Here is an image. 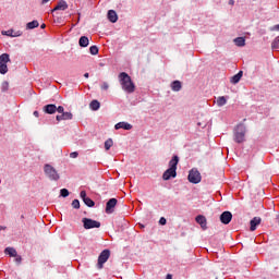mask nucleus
Listing matches in <instances>:
<instances>
[{
  "label": "nucleus",
  "mask_w": 279,
  "mask_h": 279,
  "mask_svg": "<svg viewBox=\"0 0 279 279\" xmlns=\"http://www.w3.org/2000/svg\"><path fill=\"white\" fill-rule=\"evenodd\" d=\"M108 258H110V251L109 250L102 251L98 257V269L104 268L105 263H108Z\"/></svg>",
  "instance_id": "obj_8"
},
{
  "label": "nucleus",
  "mask_w": 279,
  "mask_h": 279,
  "mask_svg": "<svg viewBox=\"0 0 279 279\" xmlns=\"http://www.w3.org/2000/svg\"><path fill=\"white\" fill-rule=\"evenodd\" d=\"M34 117H36V118H38V117H40V113H38V111H34Z\"/></svg>",
  "instance_id": "obj_39"
},
{
  "label": "nucleus",
  "mask_w": 279,
  "mask_h": 279,
  "mask_svg": "<svg viewBox=\"0 0 279 279\" xmlns=\"http://www.w3.org/2000/svg\"><path fill=\"white\" fill-rule=\"evenodd\" d=\"M88 43L89 40H88V37L86 36H82L78 40L80 47H88Z\"/></svg>",
  "instance_id": "obj_21"
},
{
  "label": "nucleus",
  "mask_w": 279,
  "mask_h": 279,
  "mask_svg": "<svg viewBox=\"0 0 279 279\" xmlns=\"http://www.w3.org/2000/svg\"><path fill=\"white\" fill-rule=\"evenodd\" d=\"M275 29H278V31H279V24L275 26Z\"/></svg>",
  "instance_id": "obj_44"
},
{
  "label": "nucleus",
  "mask_w": 279,
  "mask_h": 279,
  "mask_svg": "<svg viewBox=\"0 0 279 279\" xmlns=\"http://www.w3.org/2000/svg\"><path fill=\"white\" fill-rule=\"evenodd\" d=\"M116 130H132V124L128 122H119L114 125Z\"/></svg>",
  "instance_id": "obj_14"
},
{
  "label": "nucleus",
  "mask_w": 279,
  "mask_h": 279,
  "mask_svg": "<svg viewBox=\"0 0 279 279\" xmlns=\"http://www.w3.org/2000/svg\"><path fill=\"white\" fill-rule=\"evenodd\" d=\"M187 180L192 184H199V182H202V173H199V170L194 168V169L190 170Z\"/></svg>",
  "instance_id": "obj_4"
},
{
  "label": "nucleus",
  "mask_w": 279,
  "mask_h": 279,
  "mask_svg": "<svg viewBox=\"0 0 279 279\" xmlns=\"http://www.w3.org/2000/svg\"><path fill=\"white\" fill-rule=\"evenodd\" d=\"M69 8V4H66V1L61 0L58 2L57 7L52 10V12H56L57 10H66Z\"/></svg>",
  "instance_id": "obj_16"
},
{
  "label": "nucleus",
  "mask_w": 279,
  "mask_h": 279,
  "mask_svg": "<svg viewBox=\"0 0 279 279\" xmlns=\"http://www.w3.org/2000/svg\"><path fill=\"white\" fill-rule=\"evenodd\" d=\"M84 204H86V206L89 208H93V206H95V201L90 199V197H87L84 199Z\"/></svg>",
  "instance_id": "obj_28"
},
{
  "label": "nucleus",
  "mask_w": 279,
  "mask_h": 279,
  "mask_svg": "<svg viewBox=\"0 0 279 279\" xmlns=\"http://www.w3.org/2000/svg\"><path fill=\"white\" fill-rule=\"evenodd\" d=\"M3 90H8V83H4Z\"/></svg>",
  "instance_id": "obj_40"
},
{
  "label": "nucleus",
  "mask_w": 279,
  "mask_h": 279,
  "mask_svg": "<svg viewBox=\"0 0 279 279\" xmlns=\"http://www.w3.org/2000/svg\"><path fill=\"white\" fill-rule=\"evenodd\" d=\"M72 206L74 207V208H80V201L78 199H74L73 202H72Z\"/></svg>",
  "instance_id": "obj_32"
},
{
  "label": "nucleus",
  "mask_w": 279,
  "mask_h": 279,
  "mask_svg": "<svg viewBox=\"0 0 279 279\" xmlns=\"http://www.w3.org/2000/svg\"><path fill=\"white\" fill-rule=\"evenodd\" d=\"M226 104H228V100L223 96L218 97L217 106L221 107V106H226Z\"/></svg>",
  "instance_id": "obj_25"
},
{
  "label": "nucleus",
  "mask_w": 279,
  "mask_h": 279,
  "mask_svg": "<svg viewBox=\"0 0 279 279\" xmlns=\"http://www.w3.org/2000/svg\"><path fill=\"white\" fill-rule=\"evenodd\" d=\"M171 88L172 90H174L175 93H178L179 90L182 89V83L180 81H174L171 84Z\"/></svg>",
  "instance_id": "obj_20"
},
{
  "label": "nucleus",
  "mask_w": 279,
  "mask_h": 279,
  "mask_svg": "<svg viewBox=\"0 0 279 279\" xmlns=\"http://www.w3.org/2000/svg\"><path fill=\"white\" fill-rule=\"evenodd\" d=\"M58 110V107L56 105H46L44 107V112H46V114H56Z\"/></svg>",
  "instance_id": "obj_12"
},
{
  "label": "nucleus",
  "mask_w": 279,
  "mask_h": 279,
  "mask_svg": "<svg viewBox=\"0 0 279 279\" xmlns=\"http://www.w3.org/2000/svg\"><path fill=\"white\" fill-rule=\"evenodd\" d=\"M60 195H61V197H69V190L62 189V190L60 191Z\"/></svg>",
  "instance_id": "obj_31"
},
{
  "label": "nucleus",
  "mask_w": 279,
  "mask_h": 279,
  "mask_svg": "<svg viewBox=\"0 0 279 279\" xmlns=\"http://www.w3.org/2000/svg\"><path fill=\"white\" fill-rule=\"evenodd\" d=\"M117 202H118L117 198H111L107 202V205H106L107 215H112V213H114Z\"/></svg>",
  "instance_id": "obj_9"
},
{
  "label": "nucleus",
  "mask_w": 279,
  "mask_h": 279,
  "mask_svg": "<svg viewBox=\"0 0 279 279\" xmlns=\"http://www.w3.org/2000/svg\"><path fill=\"white\" fill-rule=\"evenodd\" d=\"M38 25H39L38 21H33V22L27 23L26 27H27V29H36V27H38Z\"/></svg>",
  "instance_id": "obj_24"
},
{
  "label": "nucleus",
  "mask_w": 279,
  "mask_h": 279,
  "mask_svg": "<svg viewBox=\"0 0 279 279\" xmlns=\"http://www.w3.org/2000/svg\"><path fill=\"white\" fill-rule=\"evenodd\" d=\"M13 258H15V262H17V263H21V260H23V259L21 258V256H19V255L14 256Z\"/></svg>",
  "instance_id": "obj_37"
},
{
  "label": "nucleus",
  "mask_w": 279,
  "mask_h": 279,
  "mask_svg": "<svg viewBox=\"0 0 279 279\" xmlns=\"http://www.w3.org/2000/svg\"><path fill=\"white\" fill-rule=\"evenodd\" d=\"M271 47H272V49H275V50H278V49H279V36H277V37L274 39V41H272V44H271Z\"/></svg>",
  "instance_id": "obj_29"
},
{
  "label": "nucleus",
  "mask_w": 279,
  "mask_h": 279,
  "mask_svg": "<svg viewBox=\"0 0 279 279\" xmlns=\"http://www.w3.org/2000/svg\"><path fill=\"white\" fill-rule=\"evenodd\" d=\"M45 27H47V25H45V24H41V29H45Z\"/></svg>",
  "instance_id": "obj_43"
},
{
  "label": "nucleus",
  "mask_w": 279,
  "mask_h": 279,
  "mask_svg": "<svg viewBox=\"0 0 279 279\" xmlns=\"http://www.w3.org/2000/svg\"><path fill=\"white\" fill-rule=\"evenodd\" d=\"M89 53H92V56H97V53H99V48H97V46H92L89 48Z\"/></svg>",
  "instance_id": "obj_30"
},
{
  "label": "nucleus",
  "mask_w": 279,
  "mask_h": 279,
  "mask_svg": "<svg viewBox=\"0 0 279 279\" xmlns=\"http://www.w3.org/2000/svg\"><path fill=\"white\" fill-rule=\"evenodd\" d=\"M102 88H104V90H108V83H104Z\"/></svg>",
  "instance_id": "obj_38"
},
{
  "label": "nucleus",
  "mask_w": 279,
  "mask_h": 279,
  "mask_svg": "<svg viewBox=\"0 0 279 279\" xmlns=\"http://www.w3.org/2000/svg\"><path fill=\"white\" fill-rule=\"evenodd\" d=\"M71 119H73V113L64 111L62 114L56 117L57 121H71Z\"/></svg>",
  "instance_id": "obj_11"
},
{
  "label": "nucleus",
  "mask_w": 279,
  "mask_h": 279,
  "mask_svg": "<svg viewBox=\"0 0 279 279\" xmlns=\"http://www.w3.org/2000/svg\"><path fill=\"white\" fill-rule=\"evenodd\" d=\"M0 230H5V227L0 226Z\"/></svg>",
  "instance_id": "obj_45"
},
{
  "label": "nucleus",
  "mask_w": 279,
  "mask_h": 279,
  "mask_svg": "<svg viewBox=\"0 0 279 279\" xmlns=\"http://www.w3.org/2000/svg\"><path fill=\"white\" fill-rule=\"evenodd\" d=\"M159 223H160V226H167V219L165 217H161L159 219Z\"/></svg>",
  "instance_id": "obj_33"
},
{
  "label": "nucleus",
  "mask_w": 279,
  "mask_h": 279,
  "mask_svg": "<svg viewBox=\"0 0 279 279\" xmlns=\"http://www.w3.org/2000/svg\"><path fill=\"white\" fill-rule=\"evenodd\" d=\"M119 81L124 93L132 94L136 90V86L134 85V82H132V77L128 73L121 72L119 74Z\"/></svg>",
  "instance_id": "obj_1"
},
{
  "label": "nucleus",
  "mask_w": 279,
  "mask_h": 279,
  "mask_svg": "<svg viewBox=\"0 0 279 279\" xmlns=\"http://www.w3.org/2000/svg\"><path fill=\"white\" fill-rule=\"evenodd\" d=\"M178 162H180V157L174 155L169 161V169H167L162 174V180H171V178H177L178 175Z\"/></svg>",
  "instance_id": "obj_2"
},
{
  "label": "nucleus",
  "mask_w": 279,
  "mask_h": 279,
  "mask_svg": "<svg viewBox=\"0 0 279 279\" xmlns=\"http://www.w3.org/2000/svg\"><path fill=\"white\" fill-rule=\"evenodd\" d=\"M57 112H59V114H62L64 112V107L62 106L57 107Z\"/></svg>",
  "instance_id": "obj_34"
},
{
  "label": "nucleus",
  "mask_w": 279,
  "mask_h": 279,
  "mask_svg": "<svg viewBox=\"0 0 279 279\" xmlns=\"http://www.w3.org/2000/svg\"><path fill=\"white\" fill-rule=\"evenodd\" d=\"M112 145H114V142L112 141V138H109L105 142V149L108 151L110 150V148L112 147Z\"/></svg>",
  "instance_id": "obj_27"
},
{
  "label": "nucleus",
  "mask_w": 279,
  "mask_h": 279,
  "mask_svg": "<svg viewBox=\"0 0 279 279\" xmlns=\"http://www.w3.org/2000/svg\"><path fill=\"white\" fill-rule=\"evenodd\" d=\"M242 77H243V71H240L238 74L232 76L231 84H239Z\"/></svg>",
  "instance_id": "obj_17"
},
{
  "label": "nucleus",
  "mask_w": 279,
  "mask_h": 279,
  "mask_svg": "<svg viewBox=\"0 0 279 279\" xmlns=\"http://www.w3.org/2000/svg\"><path fill=\"white\" fill-rule=\"evenodd\" d=\"M8 62H10V54L2 53L0 56V73H1V75H5V73H8Z\"/></svg>",
  "instance_id": "obj_6"
},
{
  "label": "nucleus",
  "mask_w": 279,
  "mask_h": 279,
  "mask_svg": "<svg viewBox=\"0 0 279 279\" xmlns=\"http://www.w3.org/2000/svg\"><path fill=\"white\" fill-rule=\"evenodd\" d=\"M80 154L77 151H73L70 154V158H77Z\"/></svg>",
  "instance_id": "obj_35"
},
{
  "label": "nucleus",
  "mask_w": 279,
  "mask_h": 279,
  "mask_svg": "<svg viewBox=\"0 0 279 279\" xmlns=\"http://www.w3.org/2000/svg\"><path fill=\"white\" fill-rule=\"evenodd\" d=\"M235 143H244L245 142V125H238L234 134Z\"/></svg>",
  "instance_id": "obj_5"
},
{
  "label": "nucleus",
  "mask_w": 279,
  "mask_h": 279,
  "mask_svg": "<svg viewBox=\"0 0 279 279\" xmlns=\"http://www.w3.org/2000/svg\"><path fill=\"white\" fill-rule=\"evenodd\" d=\"M100 106H101V105H100L97 100H93V101L90 102V105H89V108H90L92 110H99Z\"/></svg>",
  "instance_id": "obj_26"
},
{
  "label": "nucleus",
  "mask_w": 279,
  "mask_h": 279,
  "mask_svg": "<svg viewBox=\"0 0 279 279\" xmlns=\"http://www.w3.org/2000/svg\"><path fill=\"white\" fill-rule=\"evenodd\" d=\"M173 277L171 275H167L166 279H172Z\"/></svg>",
  "instance_id": "obj_41"
},
{
  "label": "nucleus",
  "mask_w": 279,
  "mask_h": 279,
  "mask_svg": "<svg viewBox=\"0 0 279 279\" xmlns=\"http://www.w3.org/2000/svg\"><path fill=\"white\" fill-rule=\"evenodd\" d=\"M2 34L3 36H11L12 38H16V36H21V32L14 33L13 29L3 31Z\"/></svg>",
  "instance_id": "obj_19"
},
{
  "label": "nucleus",
  "mask_w": 279,
  "mask_h": 279,
  "mask_svg": "<svg viewBox=\"0 0 279 279\" xmlns=\"http://www.w3.org/2000/svg\"><path fill=\"white\" fill-rule=\"evenodd\" d=\"M196 223H199L201 225V228L203 230H206V217L204 216H197L196 217Z\"/></svg>",
  "instance_id": "obj_18"
},
{
  "label": "nucleus",
  "mask_w": 279,
  "mask_h": 279,
  "mask_svg": "<svg viewBox=\"0 0 279 279\" xmlns=\"http://www.w3.org/2000/svg\"><path fill=\"white\" fill-rule=\"evenodd\" d=\"M81 197L83 198V202L88 198V196H86V191L81 192Z\"/></svg>",
  "instance_id": "obj_36"
},
{
  "label": "nucleus",
  "mask_w": 279,
  "mask_h": 279,
  "mask_svg": "<svg viewBox=\"0 0 279 279\" xmlns=\"http://www.w3.org/2000/svg\"><path fill=\"white\" fill-rule=\"evenodd\" d=\"M108 20L110 21V23H117V21H119V16L117 15V11L109 10L108 11Z\"/></svg>",
  "instance_id": "obj_13"
},
{
  "label": "nucleus",
  "mask_w": 279,
  "mask_h": 279,
  "mask_svg": "<svg viewBox=\"0 0 279 279\" xmlns=\"http://www.w3.org/2000/svg\"><path fill=\"white\" fill-rule=\"evenodd\" d=\"M84 77H88V73H85V74H84Z\"/></svg>",
  "instance_id": "obj_46"
},
{
  "label": "nucleus",
  "mask_w": 279,
  "mask_h": 279,
  "mask_svg": "<svg viewBox=\"0 0 279 279\" xmlns=\"http://www.w3.org/2000/svg\"><path fill=\"white\" fill-rule=\"evenodd\" d=\"M4 253L5 254H8L9 256H11V257H13L14 258V256H16V251L14 250V247H7L5 250H4Z\"/></svg>",
  "instance_id": "obj_23"
},
{
  "label": "nucleus",
  "mask_w": 279,
  "mask_h": 279,
  "mask_svg": "<svg viewBox=\"0 0 279 279\" xmlns=\"http://www.w3.org/2000/svg\"><path fill=\"white\" fill-rule=\"evenodd\" d=\"M260 218L259 217H254L251 220V232H254L256 230V227L260 226Z\"/></svg>",
  "instance_id": "obj_15"
},
{
  "label": "nucleus",
  "mask_w": 279,
  "mask_h": 279,
  "mask_svg": "<svg viewBox=\"0 0 279 279\" xmlns=\"http://www.w3.org/2000/svg\"><path fill=\"white\" fill-rule=\"evenodd\" d=\"M234 44L236 45V47H245V38L236 37L234 39Z\"/></svg>",
  "instance_id": "obj_22"
},
{
  "label": "nucleus",
  "mask_w": 279,
  "mask_h": 279,
  "mask_svg": "<svg viewBox=\"0 0 279 279\" xmlns=\"http://www.w3.org/2000/svg\"><path fill=\"white\" fill-rule=\"evenodd\" d=\"M83 226L85 230H90L93 228H101V222L93 220L90 218H83Z\"/></svg>",
  "instance_id": "obj_7"
},
{
  "label": "nucleus",
  "mask_w": 279,
  "mask_h": 279,
  "mask_svg": "<svg viewBox=\"0 0 279 279\" xmlns=\"http://www.w3.org/2000/svg\"><path fill=\"white\" fill-rule=\"evenodd\" d=\"M44 171H45L46 175H47L50 180H54V181L60 180V174H58V171L56 170V168H53V166H51V165H45Z\"/></svg>",
  "instance_id": "obj_3"
},
{
  "label": "nucleus",
  "mask_w": 279,
  "mask_h": 279,
  "mask_svg": "<svg viewBox=\"0 0 279 279\" xmlns=\"http://www.w3.org/2000/svg\"><path fill=\"white\" fill-rule=\"evenodd\" d=\"M220 221L221 223H223L225 226H228V223H230V221H232V213L230 211H223L220 215Z\"/></svg>",
  "instance_id": "obj_10"
},
{
  "label": "nucleus",
  "mask_w": 279,
  "mask_h": 279,
  "mask_svg": "<svg viewBox=\"0 0 279 279\" xmlns=\"http://www.w3.org/2000/svg\"><path fill=\"white\" fill-rule=\"evenodd\" d=\"M41 3H49V0H41Z\"/></svg>",
  "instance_id": "obj_42"
}]
</instances>
